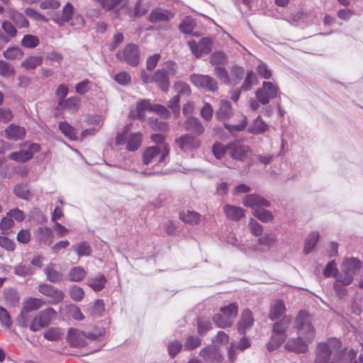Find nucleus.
<instances>
[{
  "mask_svg": "<svg viewBox=\"0 0 363 363\" xmlns=\"http://www.w3.org/2000/svg\"><path fill=\"white\" fill-rule=\"evenodd\" d=\"M342 342L335 337L319 342L315 348L314 363H341Z\"/></svg>",
  "mask_w": 363,
  "mask_h": 363,
  "instance_id": "obj_1",
  "label": "nucleus"
},
{
  "mask_svg": "<svg viewBox=\"0 0 363 363\" xmlns=\"http://www.w3.org/2000/svg\"><path fill=\"white\" fill-rule=\"evenodd\" d=\"M238 313V305L236 303H231L221 307L220 312L213 315V320L218 328H230L234 323Z\"/></svg>",
  "mask_w": 363,
  "mask_h": 363,
  "instance_id": "obj_2",
  "label": "nucleus"
},
{
  "mask_svg": "<svg viewBox=\"0 0 363 363\" xmlns=\"http://www.w3.org/2000/svg\"><path fill=\"white\" fill-rule=\"evenodd\" d=\"M128 128L123 133H119L116 137V145L121 146L126 144V150L129 152H135L141 146L143 135L140 132H135L128 134Z\"/></svg>",
  "mask_w": 363,
  "mask_h": 363,
  "instance_id": "obj_3",
  "label": "nucleus"
},
{
  "mask_svg": "<svg viewBox=\"0 0 363 363\" xmlns=\"http://www.w3.org/2000/svg\"><path fill=\"white\" fill-rule=\"evenodd\" d=\"M281 91L277 84L272 82H263L261 87L258 88L255 92V96L258 101L266 105L270 100L280 98Z\"/></svg>",
  "mask_w": 363,
  "mask_h": 363,
  "instance_id": "obj_4",
  "label": "nucleus"
},
{
  "mask_svg": "<svg viewBox=\"0 0 363 363\" xmlns=\"http://www.w3.org/2000/svg\"><path fill=\"white\" fill-rule=\"evenodd\" d=\"M57 312L52 308H47L35 315L30 323V330L37 332L49 325L55 318Z\"/></svg>",
  "mask_w": 363,
  "mask_h": 363,
  "instance_id": "obj_5",
  "label": "nucleus"
},
{
  "mask_svg": "<svg viewBox=\"0 0 363 363\" xmlns=\"http://www.w3.org/2000/svg\"><path fill=\"white\" fill-rule=\"evenodd\" d=\"M169 149L167 145H163V146L147 147L145 149L143 153V164L148 165L157 157H159L158 162H162L169 155Z\"/></svg>",
  "mask_w": 363,
  "mask_h": 363,
  "instance_id": "obj_6",
  "label": "nucleus"
},
{
  "mask_svg": "<svg viewBox=\"0 0 363 363\" xmlns=\"http://www.w3.org/2000/svg\"><path fill=\"white\" fill-rule=\"evenodd\" d=\"M295 328L305 334L308 342L313 340L315 335L314 328L311 325V318L305 311H300L295 320Z\"/></svg>",
  "mask_w": 363,
  "mask_h": 363,
  "instance_id": "obj_7",
  "label": "nucleus"
},
{
  "mask_svg": "<svg viewBox=\"0 0 363 363\" xmlns=\"http://www.w3.org/2000/svg\"><path fill=\"white\" fill-rule=\"evenodd\" d=\"M45 301L41 298H29L24 302V306L18 318V324L20 327L26 328L28 322V313L36 311L45 305Z\"/></svg>",
  "mask_w": 363,
  "mask_h": 363,
  "instance_id": "obj_8",
  "label": "nucleus"
},
{
  "mask_svg": "<svg viewBox=\"0 0 363 363\" xmlns=\"http://www.w3.org/2000/svg\"><path fill=\"white\" fill-rule=\"evenodd\" d=\"M117 58L123 60L132 67H136L140 62V54L138 45L133 43L127 44L122 52H118Z\"/></svg>",
  "mask_w": 363,
  "mask_h": 363,
  "instance_id": "obj_9",
  "label": "nucleus"
},
{
  "mask_svg": "<svg viewBox=\"0 0 363 363\" xmlns=\"http://www.w3.org/2000/svg\"><path fill=\"white\" fill-rule=\"evenodd\" d=\"M189 79L193 85L198 88L212 92L218 90L217 82L209 75L192 74L190 75Z\"/></svg>",
  "mask_w": 363,
  "mask_h": 363,
  "instance_id": "obj_10",
  "label": "nucleus"
},
{
  "mask_svg": "<svg viewBox=\"0 0 363 363\" xmlns=\"http://www.w3.org/2000/svg\"><path fill=\"white\" fill-rule=\"evenodd\" d=\"M38 291L49 298V303L53 305L60 303L65 298V294L62 290L48 284H40Z\"/></svg>",
  "mask_w": 363,
  "mask_h": 363,
  "instance_id": "obj_11",
  "label": "nucleus"
},
{
  "mask_svg": "<svg viewBox=\"0 0 363 363\" xmlns=\"http://www.w3.org/2000/svg\"><path fill=\"white\" fill-rule=\"evenodd\" d=\"M40 145L33 143L29 145L27 150H21L9 155V158L13 161L18 162H26L30 160L34 153L40 151Z\"/></svg>",
  "mask_w": 363,
  "mask_h": 363,
  "instance_id": "obj_12",
  "label": "nucleus"
},
{
  "mask_svg": "<svg viewBox=\"0 0 363 363\" xmlns=\"http://www.w3.org/2000/svg\"><path fill=\"white\" fill-rule=\"evenodd\" d=\"M175 143L184 152L198 149L201 145L200 140L189 134H184L176 138Z\"/></svg>",
  "mask_w": 363,
  "mask_h": 363,
  "instance_id": "obj_13",
  "label": "nucleus"
},
{
  "mask_svg": "<svg viewBox=\"0 0 363 363\" xmlns=\"http://www.w3.org/2000/svg\"><path fill=\"white\" fill-rule=\"evenodd\" d=\"M67 341L72 347H83L87 344L86 334L76 328L68 330Z\"/></svg>",
  "mask_w": 363,
  "mask_h": 363,
  "instance_id": "obj_14",
  "label": "nucleus"
},
{
  "mask_svg": "<svg viewBox=\"0 0 363 363\" xmlns=\"http://www.w3.org/2000/svg\"><path fill=\"white\" fill-rule=\"evenodd\" d=\"M254 324V318L252 311L245 308L241 313L237 323L238 331L240 335H245L247 330L252 328Z\"/></svg>",
  "mask_w": 363,
  "mask_h": 363,
  "instance_id": "obj_15",
  "label": "nucleus"
},
{
  "mask_svg": "<svg viewBox=\"0 0 363 363\" xmlns=\"http://www.w3.org/2000/svg\"><path fill=\"white\" fill-rule=\"evenodd\" d=\"M249 147L235 141L228 144V154L234 160H242L247 156Z\"/></svg>",
  "mask_w": 363,
  "mask_h": 363,
  "instance_id": "obj_16",
  "label": "nucleus"
},
{
  "mask_svg": "<svg viewBox=\"0 0 363 363\" xmlns=\"http://www.w3.org/2000/svg\"><path fill=\"white\" fill-rule=\"evenodd\" d=\"M200 355L206 362L210 363H220L223 357L214 345H209L200 351Z\"/></svg>",
  "mask_w": 363,
  "mask_h": 363,
  "instance_id": "obj_17",
  "label": "nucleus"
},
{
  "mask_svg": "<svg viewBox=\"0 0 363 363\" xmlns=\"http://www.w3.org/2000/svg\"><path fill=\"white\" fill-rule=\"evenodd\" d=\"M243 205L246 207L252 208L254 211L256 208H260L262 206H269V202L257 194H248L243 199Z\"/></svg>",
  "mask_w": 363,
  "mask_h": 363,
  "instance_id": "obj_18",
  "label": "nucleus"
},
{
  "mask_svg": "<svg viewBox=\"0 0 363 363\" xmlns=\"http://www.w3.org/2000/svg\"><path fill=\"white\" fill-rule=\"evenodd\" d=\"M284 347L286 350L297 354L306 353L308 350L307 342L303 341L301 337L289 339L286 342Z\"/></svg>",
  "mask_w": 363,
  "mask_h": 363,
  "instance_id": "obj_19",
  "label": "nucleus"
},
{
  "mask_svg": "<svg viewBox=\"0 0 363 363\" xmlns=\"http://www.w3.org/2000/svg\"><path fill=\"white\" fill-rule=\"evenodd\" d=\"M6 138L11 140H23L26 136V129L23 127L11 124L4 131Z\"/></svg>",
  "mask_w": 363,
  "mask_h": 363,
  "instance_id": "obj_20",
  "label": "nucleus"
},
{
  "mask_svg": "<svg viewBox=\"0 0 363 363\" xmlns=\"http://www.w3.org/2000/svg\"><path fill=\"white\" fill-rule=\"evenodd\" d=\"M233 108L230 103L227 100H221L218 110L216 113V118L222 122H226L233 116Z\"/></svg>",
  "mask_w": 363,
  "mask_h": 363,
  "instance_id": "obj_21",
  "label": "nucleus"
},
{
  "mask_svg": "<svg viewBox=\"0 0 363 363\" xmlns=\"http://www.w3.org/2000/svg\"><path fill=\"white\" fill-rule=\"evenodd\" d=\"M184 128L186 130L192 133L195 135H200L205 131V128L201 122L195 117H189L184 123Z\"/></svg>",
  "mask_w": 363,
  "mask_h": 363,
  "instance_id": "obj_22",
  "label": "nucleus"
},
{
  "mask_svg": "<svg viewBox=\"0 0 363 363\" xmlns=\"http://www.w3.org/2000/svg\"><path fill=\"white\" fill-rule=\"evenodd\" d=\"M179 218L185 224L194 226L200 223L201 215L196 211L187 210L180 212Z\"/></svg>",
  "mask_w": 363,
  "mask_h": 363,
  "instance_id": "obj_23",
  "label": "nucleus"
},
{
  "mask_svg": "<svg viewBox=\"0 0 363 363\" xmlns=\"http://www.w3.org/2000/svg\"><path fill=\"white\" fill-rule=\"evenodd\" d=\"M153 82L162 91L167 92L169 91L170 82L169 77L164 72L163 69H157L153 74Z\"/></svg>",
  "mask_w": 363,
  "mask_h": 363,
  "instance_id": "obj_24",
  "label": "nucleus"
},
{
  "mask_svg": "<svg viewBox=\"0 0 363 363\" xmlns=\"http://www.w3.org/2000/svg\"><path fill=\"white\" fill-rule=\"evenodd\" d=\"M223 212L228 219L238 221L245 216V211L238 206L225 205L223 207Z\"/></svg>",
  "mask_w": 363,
  "mask_h": 363,
  "instance_id": "obj_25",
  "label": "nucleus"
},
{
  "mask_svg": "<svg viewBox=\"0 0 363 363\" xmlns=\"http://www.w3.org/2000/svg\"><path fill=\"white\" fill-rule=\"evenodd\" d=\"M291 321V316L285 315L279 321L273 325L272 331L277 335L286 338V331Z\"/></svg>",
  "mask_w": 363,
  "mask_h": 363,
  "instance_id": "obj_26",
  "label": "nucleus"
},
{
  "mask_svg": "<svg viewBox=\"0 0 363 363\" xmlns=\"http://www.w3.org/2000/svg\"><path fill=\"white\" fill-rule=\"evenodd\" d=\"M286 311L285 304L282 301L277 300L271 306L269 318L275 320L279 318Z\"/></svg>",
  "mask_w": 363,
  "mask_h": 363,
  "instance_id": "obj_27",
  "label": "nucleus"
},
{
  "mask_svg": "<svg viewBox=\"0 0 363 363\" xmlns=\"http://www.w3.org/2000/svg\"><path fill=\"white\" fill-rule=\"evenodd\" d=\"M59 129L61 133L70 140H78L79 136L77 130L67 121H62L59 123Z\"/></svg>",
  "mask_w": 363,
  "mask_h": 363,
  "instance_id": "obj_28",
  "label": "nucleus"
},
{
  "mask_svg": "<svg viewBox=\"0 0 363 363\" xmlns=\"http://www.w3.org/2000/svg\"><path fill=\"white\" fill-rule=\"evenodd\" d=\"M269 125L258 116L249 127L248 132L254 135L262 134L267 131Z\"/></svg>",
  "mask_w": 363,
  "mask_h": 363,
  "instance_id": "obj_29",
  "label": "nucleus"
},
{
  "mask_svg": "<svg viewBox=\"0 0 363 363\" xmlns=\"http://www.w3.org/2000/svg\"><path fill=\"white\" fill-rule=\"evenodd\" d=\"M154 105H152L149 100L143 99L140 101L136 105L137 116L140 120H143L146 112H152Z\"/></svg>",
  "mask_w": 363,
  "mask_h": 363,
  "instance_id": "obj_30",
  "label": "nucleus"
},
{
  "mask_svg": "<svg viewBox=\"0 0 363 363\" xmlns=\"http://www.w3.org/2000/svg\"><path fill=\"white\" fill-rule=\"evenodd\" d=\"M63 335L62 330L58 327H50L45 330L43 337L48 341H59Z\"/></svg>",
  "mask_w": 363,
  "mask_h": 363,
  "instance_id": "obj_31",
  "label": "nucleus"
},
{
  "mask_svg": "<svg viewBox=\"0 0 363 363\" xmlns=\"http://www.w3.org/2000/svg\"><path fill=\"white\" fill-rule=\"evenodd\" d=\"M148 20L151 23H157L160 21H168L169 20V13L160 10L156 9L152 11L148 16Z\"/></svg>",
  "mask_w": 363,
  "mask_h": 363,
  "instance_id": "obj_32",
  "label": "nucleus"
},
{
  "mask_svg": "<svg viewBox=\"0 0 363 363\" xmlns=\"http://www.w3.org/2000/svg\"><path fill=\"white\" fill-rule=\"evenodd\" d=\"M336 282L334 284V288L337 290L338 284H341L344 286L350 284L353 281L352 274L346 270H342V272L338 273L335 277Z\"/></svg>",
  "mask_w": 363,
  "mask_h": 363,
  "instance_id": "obj_33",
  "label": "nucleus"
},
{
  "mask_svg": "<svg viewBox=\"0 0 363 363\" xmlns=\"http://www.w3.org/2000/svg\"><path fill=\"white\" fill-rule=\"evenodd\" d=\"M361 262L356 258L346 259L342 264V270H346L350 274H353L357 270L360 269Z\"/></svg>",
  "mask_w": 363,
  "mask_h": 363,
  "instance_id": "obj_34",
  "label": "nucleus"
},
{
  "mask_svg": "<svg viewBox=\"0 0 363 363\" xmlns=\"http://www.w3.org/2000/svg\"><path fill=\"white\" fill-rule=\"evenodd\" d=\"M74 13V8L73 5L71 3L67 2L62 8L60 18L56 21V22L59 24H61L60 21L62 23L69 22L72 18Z\"/></svg>",
  "mask_w": 363,
  "mask_h": 363,
  "instance_id": "obj_35",
  "label": "nucleus"
},
{
  "mask_svg": "<svg viewBox=\"0 0 363 363\" xmlns=\"http://www.w3.org/2000/svg\"><path fill=\"white\" fill-rule=\"evenodd\" d=\"M45 274L49 281L57 283L63 279V275L61 272L57 271L53 268V264H50L45 269Z\"/></svg>",
  "mask_w": 363,
  "mask_h": 363,
  "instance_id": "obj_36",
  "label": "nucleus"
},
{
  "mask_svg": "<svg viewBox=\"0 0 363 363\" xmlns=\"http://www.w3.org/2000/svg\"><path fill=\"white\" fill-rule=\"evenodd\" d=\"M106 283V279L103 274H99L96 277L89 279L88 285L95 291H101Z\"/></svg>",
  "mask_w": 363,
  "mask_h": 363,
  "instance_id": "obj_37",
  "label": "nucleus"
},
{
  "mask_svg": "<svg viewBox=\"0 0 363 363\" xmlns=\"http://www.w3.org/2000/svg\"><path fill=\"white\" fill-rule=\"evenodd\" d=\"M43 63V58L40 56H30L24 60L21 66L27 70L35 69L37 67L41 65Z\"/></svg>",
  "mask_w": 363,
  "mask_h": 363,
  "instance_id": "obj_38",
  "label": "nucleus"
},
{
  "mask_svg": "<svg viewBox=\"0 0 363 363\" xmlns=\"http://www.w3.org/2000/svg\"><path fill=\"white\" fill-rule=\"evenodd\" d=\"M319 239V233L318 232H313L308 235L306 239L303 252L305 254H308L315 247L316 242Z\"/></svg>",
  "mask_w": 363,
  "mask_h": 363,
  "instance_id": "obj_39",
  "label": "nucleus"
},
{
  "mask_svg": "<svg viewBox=\"0 0 363 363\" xmlns=\"http://www.w3.org/2000/svg\"><path fill=\"white\" fill-rule=\"evenodd\" d=\"M86 276V272L82 267H75L71 269L69 272V277L72 281H81Z\"/></svg>",
  "mask_w": 363,
  "mask_h": 363,
  "instance_id": "obj_40",
  "label": "nucleus"
},
{
  "mask_svg": "<svg viewBox=\"0 0 363 363\" xmlns=\"http://www.w3.org/2000/svg\"><path fill=\"white\" fill-rule=\"evenodd\" d=\"M11 19L18 28H28L29 22L26 17L21 13L17 11H12L10 16Z\"/></svg>",
  "mask_w": 363,
  "mask_h": 363,
  "instance_id": "obj_41",
  "label": "nucleus"
},
{
  "mask_svg": "<svg viewBox=\"0 0 363 363\" xmlns=\"http://www.w3.org/2000/svg\"><path fill=\"white\" fill-rule=\"evenodd\" d=\"M73 250L78 256H89L91 255V249L86 242H81L72 246Z\"/></svg>",
  "mask_w": 363,
  "mask_h": 363,
  "instance_id": "obj_42",
  "label": "nucleus"
},
{
  "mask_svg": "<svg viewBox=\"0 0 363 363\" xmlns=\"http://www.w3.org/2000/svg\"><path fill=\"white\" fill-rule=\"evenodd\" d=\"M160 69H163L165 74L167 77L174 76L177 74L178 71V65L177 62L172 60H167L162 63Z\"/></svg>",
  "mask_w": 363,
  "mask_h": 363,
  "instance_id": "obj_43",
  "label": "nucleus"
},
{
  "mask_svg": "<svg viewBox=\"0 0 363 363\" xmlns=\"http://www.w3.org/2000/svg\"><path fill=\"white\" fill-rule=\"evenodd\" d=\"M64 108L70 111L76 112L79 108L80 100L77 96H71L63 102Z\"/></svg>",
  "mask_w": 363,
  "mask_h": 363,
  "instance_id": "obj_44",
  "label": "nucleus"
},
{
  "mask_svg": "<svg viewBox=\"0 0 363 363\" xmlns=\"http://www.w3.org/2000/svg\"><path fill=\"white\" fill-rule=\"evenodd\" d=\"M3 55L6 59L16 60L21 58L23 52L18 47H9L3 52Z\"/></svg>",
  "mask_w": 363,
  "mask_h": 363,
  "instance_id": "obj_45",
  "label": "nucleus"
},
{
  "mask_svg": "<svg viewBox=\"0 0 363 363\" xmlns=\"http://www.w3.org/2000/svg\"><path fill=\"white\" fill-rule=\"evenodd\" d=\"M15 74V69L9 62L0 60V76L3 77H10Z\"/></svg>",
  "mask_w": 363,
  "mask_h": 363,
  "instance_id": "obj_46",
  "label": "nucleus"
},
{
  "mask_svg": "<svg viewBox=\"0 0 363 363\" xmlns=\"http://www.w3.org/2000/svg\"><path fill=\"white\" fill-rule=\"evenodd\" d=\"M35 269L29 265L19 264L14 268V273L18 277H26L34 273Z\"/></svg>",
  "mask_w": 363,
  "mask_h": 363,
  "instance_id": "obj_47",
  "label": "nucleus"
},
{
  "mask_svg": "<svg viewBox=\"0 0 363 363\" xmlns=\"http://www.w3.org/2000/svg\"><path fill=\"white\" fill-rule=\"evenodd\" d=\"M212 151L213 155L220 160L223 158L225 153H228V144L224 145L219 142L215 143L213 145Z\"/></svg>",
  "mask_w": 363,
  "mask_h": 363,
  "instance_id": "obj_48",
  "label": "nucleus"
},
{
  "mask_svg": "<svg viewBox=\"0 0 363 363\" xmlns=\"http://www.w3.org/2000/svg\"><path fill=\"white\" fill-rule=\"evenodd\" d=\"M39 44V39L38 37L33 35H25L21 40L22 46L28 48H34Z\"/></svg>",
  "mask_w": 363,
  "mask_h": 363,
  "instance_id": "obj_49",
  "label": "nucleus"
},
{
  "mask_svg": "<svg viewBox=\"0 0 363 363\" xmlns=\"http://www.w3.org/2000/svg\"><path fill=\"white\" fill-rule=\"evenodd\" d=\"M253 215L262 222H269L273 219L272 213L262 208H256Z\"/></svg>",
  "mask_w": 363,
  "mask_h": 363,
  "instance_id": "obj_50",
  "label": "nucleus"
},
{
  "mask_svg": "<svg viewBox=\"0 0 363 363\" xmlns=\"http://www.w3.org/2000/svg\"><path fill=\"white\" fill-rule=\"evenodd\" d=\"M247 124V117L245 116H244V115H242L240 123H238L237 125H230V124H228V123H225L224 126L230 132H232V131H234V130H235V131H241V130H243L245 128Z\"/></svg>",
  "mask_w": 363,
  "mask_h": 363,
  "instance_id": "obj_51",
  "label": "nucleus"
},
{
  "mask_svg": "<svg viewBox=\"0 0 363 363\" xmlns=\"http://www.w3.org/2000/svg\"><path fill=\"white\" fill-rule=\"evenodd\" d=\"M227 61V57L223 52H215L211 55L210 62L213 65H223Z\"/></svg>",
  "mask_w": 363,
  "mask_h": 363,
  "instance_id": "obj_52",
  "label": "nucleus"
},
{
  "mask_svg": "<svg viewBox=\"0 0 363 363\" xmlns=\"http://www.w3.org/2000/svg\"><path fill=\"white\" fill-rule=\"evenodd\" d=\"M286 338L281 337V335H277L273 333L270 340L267 343V349L269 351L274 350L278 348Z\"/></svg>",
  "mask_w": 363,
  "mask_h": 363,
  "instance_id": "obj_53",
  "label": "nucleus"
},
{
  "mask_svg": "<svg viewBox=\"0 0 363 363\" xmlns=\"http://www.w3.org/2000/svg\"><path fill=\"white\" fill-rule=\"evenodd\" d=\"M214 74L216 77L224 84L230 83V78L228 71L222 67H216L214 68Z\"/></svg>",
  "mask_w": 363,
  "mask_h": 363,
  "instance_id": "obj_54",
  "label": "nucleus"
},
{
  "mask_svg": "<svg viewBox=\"0 0 363 363\" xmlns=\"http://www.w3.org/2000/svg\"><path fill=\"white\" fill-rule=\"evenodd\" d=\"M128 1V0H108L107 5L105 6L106 10L121 9L127 5Z\"/></svg>",
  "mask_w": 363,
  "mask_h": 363,
  "instance_id": "obj_55",
  "label": "nucleus"
},
{
  "mask_svg": "<svg viewBox=\"0 0 363 363\" xmlns=\"http://www.w3.org/2000/svg\"><path fill=\"white\" fill-rule=\"evenodd\" d=\"M174 89L178 92V95H190L191 90L188 84L184 82H177L174 84Z\"/></svg>",
  "mask_w": 363,
  "mask_h": 363,
  "instance_id": "obj_56",
  "label": "nucleus"
},
{
  "mask_svg": "<svg viewBox=\"0 0 363 363\" xmlns=\"http://www.w3.org/2000/svg\"><path fill=\"white\" fill-rule=\"evenodd\" d=\"M14 194L19 198L28 200L30 198V191L21 184L16 185L13 189Z\"/></svg>",
  "mask_w": 363,
  "mask_h": 363,
  "instance_id": "obj_57",
  "label": "nucleus"
},
{
  "mask_svg": "<svg viewBox=\"0 0 363 363\" xmlns=\"http://www.w3.org/2000/svg\"><path fill=\"white\" fill-rule=\"evenodd\" d=\"M147 11V9L143 6L140 1H138L135 4L133 11L130 13V16L133 18H138L144 16Z\"/></svg>",
  "mask_w": 363,
  "mask_h": 363,
  "instance_id": "obj_58",
  "label": "nucleus"
},
{
  "mask_svg": "<svg viewBox=\"0 0 363 363\" xmlns=\"http://www.w3.org/2000/svg\"><path fill=\"white\" fill-rule=\"evenodd\" d=\"M69 295L71 298L74 301H79L82 300L84 296V291L82 288L74 286L70 289Z\"/></svg>",
  "mask_w": 363,
  "mask_h": 363,
  "instance_id": "obj_59",
  "label": "nucleus"
},
{
  "mask_svg": "<svg viewBox=\"0 0 363 363\" xmlns=\"http://www.w3.org/2000/svg\"><path fill=\"white\" fill-rule=\"evenodd\" d=\"M68 93V87L65 84H60L56 89L55 94L58 99V104L62 105L64 99Z\"/></svg>",
  "mask_w": 363,
  "mask_h": 363,
  "instance_id": "obj_60",
  "label": "nucleus"
},
{
  "mask_svg": "<svg viewBox=\"0 0 363 363\" xmlns=\"http://www.w3.org/2000/svg\"><path fill=\"white\" fill-rule=\"evenodd\" d=\"M256 80H257V77L252 71L247 72V76L245 79V81H244L240 89L242 91L249 90L252 86V82Z\"/></svg>",
  "mask_w": 363,
  "mask_h": 363,
  "instance_id": "obj_61",
  "label": "nucleus"
},
{
  "mask_svg": "<svg viewBox=\"0 0 363 363\" xmlns=\"http://www.w3.org/2000/svg\"><path fill=\"white\" fill-rule=\"evenodd\" d=\"M5 298L12 306H16L18 303L20 297L16 291L9 290L5 294Z\"/></svg>",
  "mask_w": 363,
  "mask_h": 363,
  "instance_id": "obj_62",
  "label": "nucleus"
},
{
  "mask_svg": "<svg viewBox=\"0 0 363 363\" xmlns=\"http://www.w3.org/2000/svg\"><path fill=\"white\" fill-rule=\"evenodd\" d=\"M257 72L258 74L264 79H269L272 77V71L267 67L265 64L260 63L257 67Z\"/></svg>",
  "mask_w": 363,
  "mask_h": 363,
  "instance_id": "obj_63",
  "label": "nucleus"
},
{
  "mask_svg": "<svg viewBox=\"0 0 363 363\" xmlns=\"http://www.w3.org/2000/svg\"><path fill=\"white\" fill-rule=\"evenodd\" d=\"M201 340L196 336H189L184 344L185 349L194 350L201 345Z\"/></svg>",
  "mask_w": 363,
  "mask_h": 363,
  "instance_id": "obj_64",
  "label": "nucleus"
}]
</instances>
